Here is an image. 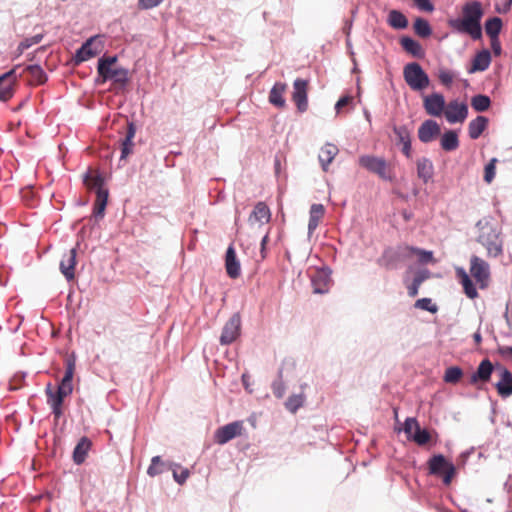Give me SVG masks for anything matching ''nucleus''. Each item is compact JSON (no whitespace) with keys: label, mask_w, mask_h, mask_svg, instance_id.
Segmentation results:
<instances>
[{"label":"nucleus","mask_w":512,"mask_h":512,"mask_svg":"<svg viewBox=\"0 0 512 512\" xmlns=\"http://www.w3.org/2000/svg\"><path fill=\"white\" fill-rule=\"evenodd\" d=\"M476 240L485 247L489 257H498L503 253L501 227L491 217H484L476 223Z\"/></svg>","instance_id":"obj_1"},{"label":"nucleus","mask_w":512,"mask_h":512,"mask_svg":"<svg viewBox=\"0 0 512 512\" xmlns=\"http://www.w3.org/2000/svg\"><path fill=\"white\" fill-rule=\"evenodd\" d=\"M484 10L480 1L466 2L462 7L460 17L450 18L448 24L456 32H483L482 18Z\"/></svg>","instance_id":"obj_2"},{"label":"nucleus","mask_w":512,"mask_h":512,"mask_svg":"<svg viewBox=\"0 0 512 512\" xmlns=\"http://www.w3.org/2000/svg\"><path fill=\"white\" fill-rule=\"evenodd\" d=\"M403 76L405 82L413 91L421 92L430 84L429 76L417 62L406 64L403 69Z\"/></svg>","instance_id":"obj_3"},{"label":"nucleus","mask_w":512,"mask_h":512,"mask_svg":"<svg viewBox=\"0 0 512 512\" xmlns=\"http://www.w3.org/2000/svg\"><path fill=\"white\" fill-rule=\"evenodd\" d=\"M429 473L443 478V483L449 485L456 472L455 466L442 454L434 455L428 461Z\"/></svg>","instance_id":"obj_4"},{"label":"nucleus","mask_w":512,"mask_h":512,"mask_svg":"<svg viewBox=\"0 0 512 512\" xmlns=\"http://www.w3.org/2000/svg\"><path fill=\"white\" fill-rule=\"evenodd\" d=\"M96 191V201L93 208V215L96 219H102L105 214V208L108 201V190L104 188V178L101 174H97L91 179L89 184Z\"/></svg>","instance_id":"obj_5"},{"label":"nucleus","mask_w":512,"mask_h":512,"mask_svg":"<svg viewBox=\"0 0 512 512\" xmlns=\"http://www.w3.org/2000/svg\"><path fill=\"white\" fill-rule=\"evenodd\" d=\"M105 34H94L76 51L74 56L75 64H80L91 59L101 52V36Z\"/></svg>","instance_id":"obj_6"},{"label":"nucleus","mask_w":512,"mask_h":512,"mask_svg":"<svg viewBox=\"0 0 512 512\" xmlns=\"http://www.w3.org/2000/svg\"><path fill=\"white\" fill-rule=\"evenodd\" d=\"M470 273L481 288L487 286L490 276V267L485 260L473 255L470 259Z\"/></svg>","instance_id":"obj_7"},{"label":"nucleus","mask_w":512,"mask_h":512,"mask_svg":"<svg viewBox=\"0 0 512 512\" xmlns=\"http://www.w3.org/2000/svg\"><path fill=\"white\" fill-rule=\"evenodd\" d=\"M332 270L328 266L317 269L311 276V285L315 294H325L332 283Z\"/></svg>","instance_id":"obj_8"},{"label":"nucleus","mask_w":512,"mask_h":512,"mask_svg":"<svg viewBox=\"0 0 512 512\" xmlns=\"http://www.w3.org/2000/svg\"><path fill=\"white\" fill-rule=\"evenodd\" d=\"M240 327L241 317L239 313H235L225 323L220 336V343L222 345H229L234 342L240 334Z\"/></svg>","instance_id":"obj_9"},{"label":"nucleus","mask_w":512,"mask_h":512,"mask_svg":"<svg viewBox=\"0 0 512 512\" xmlns=\"http://www.w3.org/2000/svg\"><path fill=\"white\" fill-rule=\"evenodd\" d=\"M243 429L242 422L234 421L218 428L214 435L217 444L223 445L240 435Z\"/></svg>","instance_id":"obj_10"},{"label":"nucleus","mask_w":512,"mask_h":512,"mask_svg":"<svg viewBox=\"0 0 512 512\" xmlns=\"http://www.w3.org/2000/svg\"><path fill=\"white\" fill-rule=\"evenodd\" d=\"M423 107L430 116H440L446 107L445 98L440 93H432L423 97Z\"/></svg>","instance_id":"obj_11"},{"label":"nucleus","mask_w":512,"mask_h":512,"mask_svg":"<svg viewBox=\"0 0 512 512\" xmlns=\"http://www.w3.org/2000/svg\"><path fill=\"white\" fill-rule=\"evenodd\" d=\"M446 120L451 123L464 122L468 115V107L458 100L450 101L444 110Z\"/></svg>","instance_id":"obj_12"},{"label":"nucleus","mask_w":512,"mask_h":512,"mask_svg":"<svg viewBox=\"0 0 512 512\" xmlns=\"http://www.w3.org/2000/svg\"><path fill=\"white\" fill-rule=\"evenodd\" d=\"M307 84L308 82L301 78H297L293 83L292 99L301 113L308 108Z\"/></svg>","instance_id":"obj_13"},{"label":"nucleus","mask_w":512,"mask_h":512,"mask_svg":"<svg viewBox=\"0 0 512 512\" xmlns=\"http://www.w3.org/2000/svg\"><path fill=\"white\" fill-rule=\"evenodd\" d=\"M45 394L47 396V404L51 409V413L53 414L56 420L60 419L63 415V402L64 399L61 397L60 393H57L51 383H48L45 388Z\"/></svg>","instance_id":"obj_14"},{"label":"nucleus","mask_w":512,"mask_h":512,"mask_svg":"<svg viewBox=\"0 0 512 512\" xmlns=\"http://www.w3.org/2000/svg\"><path fill=\"white\" fill-rule=\"evenodd\" d=\"M358 164L367 171L377 174L384 179V159L373 155H362L358 158Z\"/></svg>","instance_id":"obj_15"},{"label":"nucleus","mask_w":512,"mask_h":512,"mask_svg":"<svg viewBox=\"0 0 512 512\" xmlns=\"http://www.w3.org/2000/svg\"><path fill=\"white\" fill-rule=\"evenodd\" d=\"M77 248H72L66 252L60 261V271L67 281H71L75 277Z\"/></svg>","instance_id":"obj_16"},{"label":"nucleus","mask_w":512,"mask_h":512,"mask_svg":"<svg viewBox=\"0 0 512 512\" xmlns=\"http://www.w3.org/2000/svg\"><path fill=\"white\" fill-rule=\"evenodd\" d=\"M19 65L0 76V100L7 101L13 96V84L16 81V69Z\"/></svg>","instance_id":"obj_17"},{"label":"nucleus","mask_w":512,"mask_h":512,"mask_svg":"<svg viewBox=\"0 0 512 512\" xmlns=\"http://www.w3.org/2000/svg\"><path fill=\"white\" fill-rule=\"evenodd\" d=\"M99 77L101 78L102 83L106 81H113L116 84H120L121 86H125L128 81V69L119 67V68H112L109 69L108 72L100 71L98 72Z\"/></svg>","instance_id":"obj_18"},{"label":"nucleus","mask_w":512,"mask_h":512,"mask_svg":"<svg viewBox=\"0 0 512 512\" xmlns=\"http://www.w3.org/2000/svg\"><path fill=\"white\" fill-rule=\"evenodd\" d=\"M439 134L440 126L432 119L425 120L418 129V138L423 143L431 142Z\"/></svg>","instance_id":"obj_19"},{"label":"nucleus","mask_w":512,"mask_h":512,"mask_svg":"<svg viewBox=\"0 0 512 512\" xmlns=\"http://www.w3.org/2000/svg\"><path fill=\"white\" fill-rule=\"evenodd\" d=\"M394 132L397 137V145L400 147L401 152L410 159L412 157L411 147V133L405 126H399L394 128Z\"/></svg>","instance_id":"obj_20"},{"label":"nucleus","mask_w":512,"mask_h":512,"mask_svg":"<svg viewBox=\"0 0 512 512\" xmlns=\"http://www.w3.org/2000/svg\"><path fill=\"white\" fill-rule=\"evenodd\" d=\"M225 266L227 274L230 278H237L241 273V266L240 262L237 259L236 251L232 245H229V247L226 250L225 255Z\"/></svg>","instance_id":"obj_21"},{"label":"nucleus","mask_w":512,"mask_h":512,"mask_svg":"<svg viewBox=\"0 0 512 512\" xmlns=\"http://www.w3.org/2000/svg\"><path fill=\"white\" fill-rule=\"evenodd\" d=\"M174 467H180V465L171 461H163L160 456H154L147 469V474L150 477H155L168 470H172Z\"/></svg>","instance_id":"obj_22"},{"label":"nucleus","mask_w":512,"mask_h":512,"mask_svg":"<svg viewBox=\"0 0 512 512\" xmlns=\"http://www.w3.org/2000/svg\"><path fill=\"white\" fill-rule=\"evenodd\" d=\"M493 372V365L490 360L484 359L480 362L477 370L471 375L470 383L488 382Z\"/></svg>","instance_id":"obj_23"},{"label":"nucleus","mask_w":512,"mask_h":512,"mask_svg":"<svg viewBox=\"0 0 512 512\" xmlns=\"http://www.w3.org/2000/svg\"><path fill=\"white\" fill-rule=\"evenodd\" d=\"M338 152V147L330 142H327L323 147H321L318 159L323 171H328L329 165L332 163Z\"/></svg>","instance_id":"obj_24"},{"label":"nucleus","mask_w":512,"mask_h":512,"mask_svg":"<svg viewBox=\"0 0 512 512\" xmlns=\"http://www.w3.org/2000/svg\"><path fill=\"white\" fill-rule=\"evenodd\" d=\"M136 134V126L133 122H128L127 132L121 143V156L120 159H126L133 150V138Z\"/></svg>","instance_id":"obj_25"},{"label":"nucleus","mask_w":512,"mask_h":512,"mask_svg":"<svg viewBox=\"0 0 512 512\" xmlns=\"http://www.w3.org/2000/svg\"><path fill=\"white\" fill-rule=\"evenodd\" d=\"M325 208L322 204L314 203L310 207L309 222H308V235L311 236L319 225L320 220L323 218Z\"/></svg>","instance_id":"obj_26"},{"label":"nucleus","mask_w":512,"mask_h":512,"mask_svg":"<svg viewBox=\"0 0 512 512\" xmlns=\"http://www.w3.org/2000/svg\"><path fill=\"white\" fill-rule=\"evenodd\" d=\"M285 90V83L276 82L270 90L269 102L277 108H284L286 105V100L284 98Z\"/></svg>","instance_id":"obj_27"},{"label":"nucleus","mask_w":512,"mask_h":512,"mask_svg":"<svg viewBox=\"0 0 512 512\" xmlns=\"http://www.w3.org/2000/svg\"><path fill=\"white\" fill-rule=\"evenodd\" d=\"M417 176L424 182L428 183L434 174V166L430 159L422 157L417 160Z\"/></svg>","instance_id":"obj_28"},{"label":"nucleus","mask_w":512,"mask_h":512,"mask_svg":"<svg viewBox=\"0 0 512 512\" xmlns=\"http://www.w3.org/2000/svg\"><path fill=\"white\" fill-rule=\"evenodd\" d=\"M92 446V442L88 437H82L73 450V461L75 464H82Z\"/></svg>","instance_id":"obj_29"},{"label":"nucleus","mask_w":512,"mask_h":512,"mask_svg":"<svg viewBox=\"0 0 512 512\" xmlns=\"http://www.w3.org/2000/svg\"><path fill=\"white\" fill-rule=\"evenodd\" d=\"M496 389L498 394L503 397H509L512 395V373L507 369H502L501 379L496 383Z\"/></svg>","instance_id":"obj_30"},{"label":"nucleus","mask_w":512,"mask_h":512,"mask_svg":"<svg viewBox=\"0 0 512 512\" xmlns=\"http://www.w3.org/2000/svg\"><path fill=\"white\" fill-rule=\"evenodd\" d=\"M400 43L403 47V49L411 54L413 57L417 58H423L425 56V52L422 48V46L411 37L405 36L402 37L400 40Z\"/></svg>","instance_id":"obj_31"},{"label":"nucleus","mask_w":512,"mask_h":512,"mask_svg":"<svg viewBox=\"0 0 512 512\" xmlns=\"http://www.w3.org/2000/svg\"><path fill=\"white\" fill-rule=\"evenodd\" d=\"M386 21L393 29L396 30H403L408 26L407 17L398 10H391Z\"/></svg>","instance_id":"obj_32"},{"label":"nucleus","mask_w":512,"mask_h":512,"mask_svg":"<svg viewBox=\"0 0 512 512\" xmlns=\"http://www.w3.org/2000/svg\"><path fill=\"white\" fill-rule=\"evenodd\" d=\"M440 144L445 151H454L459 147L458 134L454 130L446 131L440 140Z\"/></svg>","instance_id":"obj_33"},{"label":"nucleus","mask_w":512,"mask_h":512,"mask_svg":"<svg viewBox=\"0 0 512 512\" xmlns=\"http://www.w3.org/2000/svg\"><path fill=\"white\" fill-rule=\"evenodd\" d=\"M457 275L461 278V284L467 297L470 299L476 298L478 296L477 289L466 271L463 268H460L457 270Z\"/></svg>","instance_id":"obj_34"},{"label":"nucleus","mask_w":512,"mask_h":512,"mask_svg":"<svg viewBox=\"0 0 512 512\" xmlns=\"http://www.w3.org/2000/svg\"><path fill=\"white\" fill-rule=\"evenodd\" d=\"M487 126V119L484 116H478L473 119L468 126L469 137L473 140L480 137Z\"/></svg>","instance_id":"obj_35"},{"label":"nucleus","mask_w":512,"mask_h":512,"mask_svg":"<svg viewBox=\"0 0 512 512\" xmlns=\"http://www.w3.org/2000/svg\"><path fill=\"white\" fill-rule=\"evenodd\" d=\"M250 218H254L255 221L260 223L269 222L271 218L269 207L264 202H258L255 205Z\"/></svg>","instance_id":"obj_36"},{"label":"nucleus","mask_w":512,"mask_h":512,"mask_svg":"<svg viewBox=\"0 0 512 512\" xmlns=\"http://www.w3.org/2000/svg\"><path fill=\"white\" fill-rule=\"evenodd\" d=\"M65 366H66L65 373H64V376H63L62 380L60 381V383H63L66 385H73L72 380H73V375H74L75 367H76V356L74 353L70 354L66 358Z\"/></svg>","instance_id":"obj_37"},{"label":"nucleus","mask_w":512,"mask_h":512,"mask_svg":"<svg viewBox=\"0 0 512 512\" xmlns=\"http://www.w3.org/2000/svg\"><path fill=\"white\" fill-rule=\"evenodd\" d=\"M491 62V55L488 50L479 52L473 60V70L484 71L486 70Z\"/></svg>","instance_id":"obj_38"},{"label":"nucleus","mask_w":512,"mask_h":512,"mask_svg":"<svg viewBox=\"0 0 512 512\" xmlns=\"http://www.w3.org/2000/svg\"><path fill=\"white\" fill-rule=\"evenodd\" d=\"M25 70L31 75L34 84L40 85L47 80V75L38 64L27 65Z\"/></svg>","instance_id":"obj_39"},{"label":"nucleus","mask_w":512,"mask_h":512,"mask_svg":"<svg viewBox=\"0 0 512 512\" xmlns=\"http://www.w3.org/2000/svg\"><path fill=\"white\" fill-rule=\"evenodd\" d=\"M304 402L305 396L303 393L293 394L286 400L285 407L289 412L296 413L297 410L303 406Z\"/></svg>","instance_id":"obj_40"},{"label":"nucleus","mask_w":512,"mask_h":512,"mask_svg":"<svg viewBox=\"0 0 512 512\" xmlns=\"http://www.w3.org/2000/svg\"><path fill=\"white\" fill-rule=\"evenodd\" d=\"M490 104L491 100L486 95L479 94L471 99V106L477 112L486 111L490 107Z\"/></svg>","instance_id":"obj_41"},{"label":"nucleus","mask_w":512,"mask_h":512,"mask_svg":"<svg viewBox=\"0 0 512 512\" xmlns=\"http://www.w3.org/2000/svg\"><path fill=\"white\" fill-rule=\"evenodd\" d=\"M271 388H272V392L276 398H278V399L283 398L285 391H286V387H285V384L283 381V369L282 368H280L278 370V378L272 382Z\"/></svg>","instance_id":"obj_42"},{"label":"nucleus","mask_w":512,"mask_h":512,"mask_svg":"<svg viewBox=\"0 0 512 512\" xmlns=\"http://www.w3.org/2000/svg\"><path fill=\"white\" fill-rule=\"evenodd\" d=\"M463 375V371L458 366H451L445 370V374L443 379L446 383L455 384L457 383Z\"/></svg>","instance_id":"obj_43"},{"label":"nucleus","mask_w":512,"mask_h":512,"mask_svg":"<svg viewBox=\"0 0 512 512\" xmlns=\"http://www.w3.org/2000/svg\"><path fill=\"white\" fill-rule=\"evenodd\" d=\"M503 28V21L498 16L488 18L484 23L483 32H501Z\"/></svg>","instance_id":"obj_44"},{"label":"nucleus","mask_w":512,"mask_h":512,"mask_svg":"<svg viewBox=\"0 0 512 512\" xmlns=\"http://www.w3.org/2000/svg\"><path fill=\"white\" fill-rule=\"evenodd\" d=\"M358 12V7L351 5L349 9L350 16L343 18V26L338 32H351L354 22V17Z\"/></svg>","instance_id":"obj_45"},{"label":"nucleus","mask_w":512,"mask_h":512,"mask_svg":"<svg viewBox=\"0 0 512 512\" xmlns=\"http://www.w3.org/2000/svg\"><path fill=\"white\" fill-rule=\"evenodd\" d=\"M117 56H102L98 59L97 72L105 71L108 72L109 69H112V65L117 62Z\"/></svg>","instance_id":"obj_46"},{"label":"nucleus","mask_w":512,"mask_h":512,"mask_svg":"<svg viewBox=\"0 0 512 512\" xmlns=\"http://www.w3.org/2000/svg\"><path fill=\"white\" fill-rule=\"evenodd\" d=\"M43 39V34H35L32 38L25 39L20 42L17 47V56L21 55L26 49L30 48L34 44H38Z\"/></svg>","instance_id":"obj_47"},{"label":"nucleus","mask_w":512,"mask_h":512,"mask_svg":"<svg viewBox=\"0 0 512 512\" xmlns=\"http://www.w3.org/2000/svg\"><path fill=\"white\" fill-rule=\"evenodd\" d=\"M415 308L425 310L431 313H436L438 310V307L432 303V300L430 298H421L418 299L415 304Z\"/></svg>","instance_id":"obj_48"},{"label":"nucleus","mask_w":512,"mask_h":512,"mask_svg":"<svg viewBox=\"0 0 512 512\" xmlns=\"http://www.w3.org/2000/svg\"><path fill=\"white\" fill-rule=\"evenodd\" d=\"M496 158H492L485 166L484 169V180L487 183H491L495 178L496 174Z\"/></svg>","instance_id":"obj_49"},{"label":"nucleus","mask_w":512,"mask_h":512,"mask_svg":"<svg viewBox=\"0 0 512 512\" xmlns=\"http://www.w3.org/2000/svg\"><path fill=\"white\" fill-rule=\"evenodd\" d=\"M411 438L418 445H425L430 440V434L426 429H421L420 427H417V430L413 433Z\"/></svg>","instance_id":"obj_50"},{"label":"nucleus","mask_w":512,"mask_h":512,"mask_svg":"<svg viewBox=\"0 0 512 512\" xmlns=\"http://www.w3.org/2000/svg\"><path fill=\"white\" fill-rule=\"evenodd\" d=\"M413 32H432L429 21L423 17H417L413 22Z\"/></svg>","instance_id":"obj_51"},{"label":"nucleus","mask_w":512,"mask_h":512,"mask_svg":"<svg viewBox=\"0 0 512 512\" xmlns=\"http://www.w3.org/2000/svg\"><path fill=\"white\" fill-rule=\"evenodd\" d=\"M179 467H174L172 469L173 472V478L175 482H177L179 485H183L187 478L190 475V471L187 468H182L180 472L177 471Z\"/></svg>","instance_id":"obj_52"},{"label":"nucleus","mask_w":512,"mask_h":512,"mask_svg":"<svg viewBox=\"0 0 512 512\" xmlns=\"http://www.w3.org/2000/svg\"><path fill=\"white\" fill-rule=\"evenodd\" d=\"M164 0H138L137 7L140 10H150L159 6Z\"/></svg>","instance_id":"obj_53"},{"label":"nucleus","mask_w":512,"mask_h":512,"mask_svg":"<svg viewBox=\"0 0 512 512\" xmlns=\"http://www.w3.org/2000/svg\"><path fill=\"white\" fill-rule=\"evenodd\" d=\"M415 6L425 12H433L435 7L431 0H413Z\"/></svg>","instance_id":"obj_54"},{"label":"nucleus","mask_w":512,"mask_h":512,"mask_svg":"<svg viewBox=\"0 0 512 512\" xmlns=\"http://www.w3.org/2000/svg\"><path fill=\"white\" fill-rule=\"evenodd\" d=\"M417 427L420 426L415 418H407L405 420L404 431L406 434H408L409 437L413 435V433L417 430Z\"/></svg>","instance_id":"obj_55"},{"label":"nucleus","mask_w":512,"mask_h":512,"mask_svg":"<svg viewBox=\"0 0 512 512\" xmlns=\"http://www.w3.org/2000/svg\"><path fill=\"white\" fill-rule=\"evenodd\" d=\"M454 74L449 70H440L439 71V80L442 84L446 86H450L453 82Z\"/></svg>","instance_id":"obj_56"},{"label":"nucleus","mask_w":512,"mask_h":512,"mask_svg":"<svg viewBox=\"0 0 512 512\" xmlns=\"http://www.w3.org/2000/svg\"><path fill=\"white\" fill-rule=\"evenodd\" d=\"M173 20L177 24L176 29L191 30L190 21L186 20L185 17L182 16L180 12Z\"/></svg>","instance_id":"obj_57"},{"label":"nucleus","mask_w":512,"mask_h":512,"mask_svg":"<svg viewBox=\"0 0 512 512\" xmlns=\"http://www.w3.org/2000/svg\"><path fill=\"white\" fill-rule=\"evenodd\" d=\"M413 251L418 255L420 262L427 263L433 259V253L431 251L422 249H413Z\"/></svg>","instance_id":"obj_58"},{"label":"nucleus","mask_w":512,"mask_h":512,"mask_svg":"<svg viewBox=\"0 0 512 512\" xmlns=\"http://www.w3.org/2000/svg\"><path fill=\"white\" fill-rule=\"evenodd\" d=\"M56 392L60 393L61 397L64 399L73 392V385L59 383Z\"/></svg>","instance_id":"obj_59"},{"label":"nucleus","mask_w":512,"mask_h":512,"mask_svg":"<svg viewBox=\"0 0 512 512\" xmlns=\"http://www.w3.org/2000/svg\"><path fill=\"white\" fill-rule=\"evenodd\" d=\"M489 35H490V42H491V47L493 49V52L496 55H500V53H501V44H500L499 39H498V35L499 34H489Z\"/></svg>","instance_id":"obj_60"},{"label":"nucleus","mask_w":512,"mask_h":512,"mask_svg":"<svg viewBox=\"0 0 512 512\" xmlns=\"http://www.w3.org/2000/svg\"><path fill=\"white\" fill-rule=\"evenodd\" d=\"M512 6V1L506 0L503 4H495V11L500 14H505L510 11Z\"/></svg>","instance_id":"obj_61"},{"label":"nucleus","mask_w":512,"mask_h":512,"mask_svg":"<svg viewBox=\"0 0 512 512\" xmlns=\"http://www.w3.org/2000/svg\"><path fill=\"white\" fill-rule=\"evenodd\" d=\"M420 286L421 284L413 279V281L409 285H407L408 295L410 297H415L418 294Z\"/></svg>","instance_id":"obj_62"},{"label":"nucleus","mask_w":512,"mask_h":512,"mask_svg":"<svg viewBox=\"0 0 512 512\" xmlns=\"http://www.w3.org/2000/svg\"><path fill=\"white\" fill-rule=\"evenodd\" d=\"M352 101L351 96H343L341 97L335 104V110L337 113L340 112V109L346 105H348Z\"/></svg>","instance_id":"obj_63"},{"label":"nucleus","mask_w":512,"mask_h":512,"mask_svg":"<svg viewBox=\"0 0 512 512\" xmlns=\"http://www.w3.org/2000/svg\"><path fill=\"white\" fill-rule=\"evenodd\" d=\"M429 276L428 270L419 271L415 277L414 280L418 281V283L422 284Z\"/></svg>","instance_id":"obj_64"}]
</instances>
